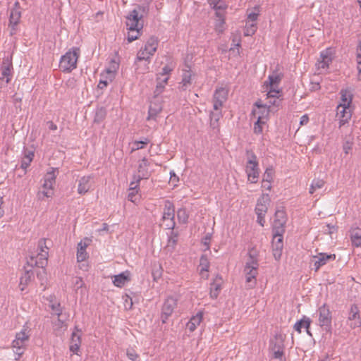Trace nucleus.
<instances>
[{
	"instance_id": "30",
	"label": "nucleus",
	"mask_w": 361,
	"mask_h": 361,
	"mask_svg": "<svg viewBox=\"0 0 361 361\" xmlns=\"http://www.w3.org/2000/svg\"><path fill=\"white\" fill-rule=\"evenodd\" d=\"M112 278L114 279V285L118 288L123 287L128 281H130L128 271L122 272L118 275L114 276Z\"/></svg>"
},
{
	"instance_id": "3",
	"label": "nucleus",
	"mask_w": 361,
	"mask_h": 361,
	"mask_svg": "<svg viewBox=\"0 0 361 361\" xmlns=\"http://www.w3.org/2000/svg\"><path fill=\"white\" fill-rule=\"evenodd\" d=\"M48 247L46 244V239L42 238L38 241L37 248L35 253H32L27 259V265L42 268V273L45 274L44 267L48 261Z\"/></svg>"
},
{
	"instance_id": "10",
	"label": "nucleus",
	"mask_w": 361,
	"mask_h": 361,
	"mask_svg": "<svg viewBox=\"0 0 361 361\" xmlns=\"http://www.w3.org/2000/svg\"><path fill=\"white\" fill-rule=\"evenodd\" d=\"M13 78V64L8 59L4 60L0 68V86H6Z\"/></svg>"
},
{
	"instance_id": "45",
	"label": "nucleus",
	"mask_w": 361,
	"mask_h": 361,
	"mask_svg": "<svg viewBox=\"0 0 361 361\" xmlns=\"http://www.w3.org/2000/svg\"><path fill=\"white\" fill-rule=\"evenodd\" d=\"M142 30H129L128 34V42H132L135 41V39H138L140 36L141 35Z\"/></svg>"
},
{
	"instance_id": "46",
	"label": "nucleus",
	"mask_w": 361,
	"mask_h": 361,
	"mask_svg": "<svg viewBox=\"0 0 361 361\" xmlns=\"http://www.w3.org/2000/svg\"><path fill=\"white\" fill-rule=\"evenodd\" d=\"M148 143H149V140L147 138H145L144 140H142V141L133 142V147H132V152L142 149L144 147V146Z\"/></svg>"
},
{
	"instance_id": "12",
	"label": "nucleus",
	"mask_w": 361,
	"mask_h": 361,
	"mask_svg": "<svg viewBox=\"0 0 361 361\" xmlns=\"http://www.w3.org/2000/svg\"><path fill=\"white\" fill-rule=\"evenodd\" d=\"M21 8L19 2L16 1L13 7L10 10L9 15V27L11 28L10 34L11 35L16 34V26L19 23L21 18Z\"/></svg>"
},
{
	"instance_id": "44",
	"label": "nucleus",
	"mask_w": 361,
	"mask_h": 361,
	"mask_svg": "<svg viewBox=\"0 0 361 361\" xmlns=\"http://www.w3.org/2000/svg\"><path fill=\"white\" fill-rule=\"evenodd\" d=\"M188 216V212L185 209L181 208L177 211V217L180 223L186 224Z\"/></svg>"
},
{
	"instance_id": "48",
	"label": "nucleus",
	"mask_w": 361,
	"mask_h": 361,
	"mask_svg": "<svg viewBox=\"0 0 361 361\" xmlns=\"http://www.w3.org/2000/svg\"><path fill=\"white\" fill-rule=\"evenodd\" d=\"M250 268H252V269L250 270V288L254 286L256 284V279H255V275L257 274L256 269L257 267L255 266H250Z\"/></svg>"
},
{
	"instance_id": "16",
	"label": "nucleus",
	"mask_w": 361,
	"mask_h": 361,
	"mask_svg": "<svg viewBox=\"0 0 361 361\" xmlns=\"http://www.w3.org/2000/svg\"><path fill=\"white\" fill-rule=\"evenodd\" d=\"M283 234H273L272 252L276 260H279L281 257L283 248Z\"/></svg>"
},
{
	"instance_id": "61",
	"label": "nucleus",
	"mask_w": 361,
	"mask_h": 361,
	"mask_svg": "<svg viewBox=\"0 0 361 361\" xmlns=\"http://www.w3.org/2000/svg\"><path fill=\"white\" fill-rule=\"evenodd\" d=\"M166 84V83H164L163 82V79L161 80V82H158L157 87H156V90L154 91V93L156 95H159V94H161L162 92L163 89L164 88V85Z\"/></svg>"
},
{
	"instance_id": "53",
	"label": "nucleus",
	"mask_w": 361,
	"mask_h": 361,
	"mask_svg": "<svg viewBox=\"0 0 361 361\" xmlns=\"http://www.w3.org/2000/svg\"><path fill=\"white\" fill-rule=\"evenodd\" d=\"M126 355L132 361H140L139 355L133 349L127 350Z\"/></svg>"
},
{
	"instance_id": "29",
	"label": "nucleus",
	"mask_w": 361,
	"mask_h": 361,
	"mask_svg": "<svg viewBox=\"0 0 361 361\" xmlns=\"http://www.w3.org/2000/svg\"><path fill=\"white\" fill-rule=\"evenodd\" d=\"M200 273L202 278L208 279L209 274V261L207 255H202L200 259Z\"/></svg>"
},
{
	"instance_id": "4",
	"label": "nucleus",
	"mask_w": 361,
	"mask_h": 361,
	"mask_svg": "<svg viewBox=\"0 0 361 361\" xmlns=\"http://www.w3.org/2000/svg\"><path fill=\"white\" fill-rule=\"evenodd\" d=\"M80 49L74 47L61 57L59 68L63 72L70 73L77 67Z\"/></svg>"
},
{
	"instance_id": "6",
	"label": "nucleus",
	"mask_w": 361,
	"mask_h": 361,
	"mask_svg": "<svg viewBox=\"0 0 361 361\" xmlns=\"http://www.w3.org/2000/svg\"><path fill=\"white\" fill-rule=\"evenodd\" d=\"M175 209L173 203L169 200L164 202V207L162 215V221L166 228L173 229L175 223Z\"/></svg>"
},
{
	"instance_id": "58",
	"label": "nucleus",
	"mask_w": 361,
	"mask_h": 361,
	"mask_svg": "<svg viewBox=\"0 0 361 361\" xmlns=\"http://www.w3.org/2000/svg\"><path fill=\"white\" fill-rule=\"evenodd\" d=\"M266 123H259V120H257V121L255 123V125H254V132L256 134H259L262 132V126L263 125H264Z\"/></svg>"
},
{
	"instance_id": "47",
	"label": "nucleus",
	"mask_w": 361,
	"mask_h": 361,
	"mask_svg": "<svg viewBox=\"0 0 361 361\" xmlns=\"http://www.w3.org/2000/svg\"><path fill=\"white\" fill-rule=\"evenodd\" d=\"M66 326L64 322L61 317H57L56 321L53 322V327L55 331H59Z\"/></svg>"
},
{
	"instance_id": "32",
	"label": "nucleus",
	"mask_w": 361,
	"mask_h": 361,
	"mask_svg": "<svg viewBox=\"0 0 361 361\" xmlns=\"http://www.w3.org/2000/svg\"><path fill=\"white\" fill-rule=\"evenodd\" d=\"M58 175H59L58 168L51 167L47 170V173L44 176L42 181L51 183L54 185L56 183V178Z\"/></svg>"
},
{
	"instance_id": "56",
	"label": "nucleus",
	"mask_w": 361,
	"mask_h": 361,
	"mask_svg": "<svg viewBox=\"0 0 361 361\" xmlns=\"http://www.w3.org/2000/svg\"><path fill=\"white\" fill-rule=\"evenodd\" d=\"M353 144V138L348 139L344 142L343 149L346 154H348L349 151L352 149Z\"/></svg>"
},
{
	"instance_id": "5",
	"label": "nucleus",
	"mask_w": 361,
	"mask_h": 361,
	"mask_svg": "<svg viewBox=\"0 0 361 361\" xmlns=\"http://www.w3.org/2000/svg\"><path fill=\"white\" fill-rule=\"evenodd\" d=\"M29 338L30 331L27 328L23 327L19 333L16 334V338L12 343V347L15 349V353L19 357L23 354Z\"/></svg>"
},
{
	"instance_id": "2",
	"label": "nucleus",
	"mask_w": 361,
	"mask_h": 361,
	"mask_svg": "<svg viewBox=\"0 0 361 361\" xmlns=\"http://www.w3.org/2000/svg\"><path fill=\"white\" fill-rule=\"evenodd\" d=\"M149 10L148 5H137L130 11L126 16V23L128 30H142L144 25L142 18L148 14Z\"/></svg>"
},
{
	"instance_id": "23",
	"label": "nucleus",
	"mask_w": 361,
	"mask_h": 361,
	"mask_svg": "<svg viewBox=\"0 0 361 361\" xmlns=\"http://www.w3.org/2000/svg\"><path fill=\"white\" fill-rule=\"evenodd\" d=\"M54 194V185L43 181L42 189L37 193V197L39 200H43L44 197H52Z\"/></svg>"
},
{
	"instance_id": "60",
	"label": "nucleus",
	"mask_w": 361,
	"mask_h": 361,
	"mask_svg": "<svg viewBox=\"0 0 361 361\" xmlns=\"http://www.w3.org/2000/svg\"><path fill=\"white\" fill-rule=\"evenodd\" d=\"M279 93V90L276 88L270 87L269 91L267 93L268 98H277V94Z\"/></svg>"
},
{
	"instance_id": "49",
	"label": "nucleus",
	"mask_w": 361,
	"mask_h": 361,
	"mask_svg": "<svg viewBox=\"0 0 361 361\" xmlns=\"http://www.w3.org/2000/svg\"><path fill=\"white\" fill-rule=\"evenodd\" d=\"M49 307H51V310L53 311V313L57 315V317L61 316V305L59 302H52L51 301V304L49 305Z\"/></svg>"
},
{
	"instance_id": "57",
	"label": "nucleus",
	"mask_w": 361,
	"mask_h": 361,
	"mask_svg": "<svg viewBox=\"0 0 361 361\" xmlns=\"http://www.w3.org/2000/svg\"><path fill=\"white\" fill-rule=\"evenodd\" d=\"M141 180H138L137 176H133V180H132L130 183V190H135L139 187L140 181Z\"/></svg>"
},
{
	"instance_id": "9",
	"label": "nucleus",
	"mask_w": 361,
	"mask_h": 361,
	"mask_svg": "<svg viewBox=\"0 0 361 361\" xmlns=\"http://www.w3.org/2000/svg\"><path fill=\"white\" fill-rule=\"evenodd\" d=\"M319 324L326 332H331V312L329 307L324 304L319 310Z\"/></svg>"
},
{
	"instance_id": "35",
	"label": "nucleus",
	"mask_w": 361,
	"mask_h": 361,
	"mask_svg": "<svg viewBox=\"0 0 361 361\" xmlns=\"http://www.w3.org/2000/svg\"><path fill=\"white\" fill-rule=\"evenodd\" d=\"M87 239L84 241H80L78 244V251H77V260L78 262H83L87 257V253L86 252V248L88 245V243L85 242Z\"/></svg>"
},
{
	"instance_id": "59",
	"label": "nucleus",
	"mask_w": 361,
	"mask_h": 361,
	"mask_svg": "<svg viewBox=\"0 0 361 361\" xmlns=\"http://www.w3.org/2000/svg\"><path fill=\"white\" fill-rule=\"evenodd\" d=\"M273 352V357L275 359H281L284 355L283 349H271Z\"/></svg>"
},
{
	"instance_id": "63",
	"label": "nucleus",
	"mask_w": 361,
	"mask_h": 361,
	"mask_svg": "<svg viewBox=\"0 0 361 361\" xmlns=\"http://www.w3.org/2000/svg\"><path fill=\"white\" fill-rule=\"evenodd\" d=\"M179 181V178L176 175L173 171L170 172V182L176 185V183Z\"/></svg>"
},
{
	"instance_id": "7",
	"label": "nucleus",
	"mask_w": 361,
	"mask_h": 361,
	"mask_svg": "<svg viewBox=\"0 0 361 361\" xmlns=\"http://www.w3.org/2000/svg\"><path fill=\"white\" fill-rule=\"evenodd\" d=\"M179 300V295H174L169 296L164 302L161 308V319L162 323H166L167 319L173 314L174 309L177 306V302Z\"/></svg>"
},
{
	"instance_id": "34",
	"label": "nucleus",
	"mask_w": 361,
	"mask_h": 361,
	"mask_svg": "<svg viewBox=\"0 0 361 361\" xmlns=\"http://www.w3.org/2000/svg\"><path fill=\"white\" fill-rule=\"evenodd\" d=\"M340 94L341 103L338 105L350 107L353 100V94L351 90L350 89H342L340 91Z\"/></svg>"
},
{
	"instance_id": "21",
	"label": "nucleus",
	"mask_w": 361,
	"mask_h": 361,
	"mask_svg": "<svg viewBox=\"0 0 361 361\" xmlns=\"http://www.w3.org/2000/svg\"><path fill=\"white\" fill-rule=\"evenodd\" d=\"M348 320L353 321L350 327L353 329L361 326V319L360 315V310L357 305L353 304L350 306Z\"/></svg>"
},
{
	"instance_id": "31",
	"label": "nucleus",
	"mask_w": 361,
	"mask_h": 361,
	"mask_svg": "<svg viewBox=\"0 0 361 361\" xmlns=\"http://www.w3.org/2000/svg\"><path fill=\"white\" fill-rule=\"evenodd\" d=\"M349 232L353 246L356 247L361 246V229L358 227L352 228Z\"/></svg>"
},
{
	"instance_id": "39",
	"label": "nucleus",
	"mask_w": 361,
	"mask_h": 361,
	"mask_svg": "<svg viewBox=\"0 0 361 361\" xmlns=\"http://www.w3.org/2000/svg\"><path fill=\"white\" fill-rule=\"evenodd\" d=\"M222 117L221 110L210 113V126L213 129L219 128V121Z\"/></svg>"
},
{
	"instance_id": "50",
	"label": "nucleus",
	"mask_w": 361,
	"mask_h": 361,
	"mask_svg": "<svg viewBox=\"0 0 361 361\" xmlns=\"http://www.w3.org/2000/svg\"><path fill=\"white\" fill-rule=\"evenodd\" d=\"M172 71V68L169 67V66H165L163 67L161 70V73H160L162 76H164L163 78V82L164 83H167L169 77L168 75Z\"/></svg>"
},
{
	"instance_id": "22",
	"label": "nucleus",
	"mask_w": 361,
	"mask_h": 361,
	"mask_svg": "<svg viewBox=\"0 0 361 361\" xmlns=\"http://www.w3.org/2000/svg\"><path fill=\"white\" fill-rule=\"evenodd\" d=\"M149 163L146 158H143L138 164L137 172L135 176H137L138 180L147 179L150 176L149 171Z\"/></svg>"
},
{
	"instance_id": "26",
	"label": "nucleus",
	"mask_w": 361,
	"mask_h": 361,
	"mask_svg": "<svg viewBox=\"0 0 361 361\" xmlns=\"http://www.w3.org/2000/svg\"><path fill=\"white\" fill-rule=\"evenodd\" d=\"M162 106L159 101L155 99L152 102L148 111V116L147 119L149 120H156L157 115L161 111Z\"/></svg>"
},
{
	"instance_id": "28",
	"label": "nucleus",
	"mask_w": 361,
	"mask_h": 361,
	"mask_svg": "<svg viewBox=\"0 0 361 361\" xmlns=\"http://www.w3.org/2000/svg\"><path fill=\"white\" fill-rule=\"evenodd\" d=\"M322 60L319 61V68H326L332 61V51L326 49L322 51L320 54Z\"/></svg>"
},
{
	"instance_id": "36",
	"label": "nucleus",
	"mask_w": 361,
	"mask_h": 361,
	"mask_svg": "<svg viewBox=\"0 0 361 361\" xmlns=\"http://www.w3.org/2000/svg\"><path fill=\"white\" fill-rule=\"evenodd\" d=\"M283 75L280 73H274L273 74L269 75L268 80H267L264 83L270 87L278 89V85L282 80Z\"/></svg>"
},
{
	"instance_id": "51",
	"label": "nucleus",
	"mask_w": 361,
	"mask_h": 361,
	"mask_svg": "<svg viewBox=\"0 0 361 361\" xmlns=\"http://www.w3.org/2000/svg\"><path fill=\"white\" fill-rule=\"evenodd\" d=\"M274 220L286 221V213L283 210H277L275 212Z\"/></svg>"
},
{
	"instance_id": "24",
	"label": "nucleus",
	"mask_w": 361,
	"mask_h": 361,
	"mask_svg": "<svg viewBox=\"0 0 361 361\" xmlns=\"http://www.w3.org/2000/svg\"><path fill=\"white\" fill-rule=\"evenodd\" d=\"M203 319V312L199 311L196 314L193 315L189 322L186 324V328L190 332H193L198 326L200 325Z\"/></svg>"
},
{
	"instance_id": "40",
	"label": "nucleus",
	"mask_w": 361,
	"mask_h": 361,
	"mask_svg": "<svg viewBox=\"0 0 361 361\" xmlns=\"http://www.w3.org/2000/svg\"><path fill=\"white\" fill-rule=\"evenodd\" d=\"M33 276V272L31 269L25 270L24 274L20 279V288L21 290L25 289V287L30 281L32 276Z\"/></svg>"
},
{
	"instance_id": "27",
	"label": "nucleus",
	"mask_w": 361,
	"mask_h": 361,
	"mask_svg": "<svg viewBox=\"0 0 361 361\" xmlns=\"http://www.w3.org/2000/svg\"><path fill=\"white\" fill-rule=\"evenodd\" d=\"M209 4L216 11V16H224L227 4L222 0H209Z\"/></svg>"
},
{
	"instance_id": "15",
	"label": "nucleus",
	"mask_w": 361,
	"mask_h": 361,
	"mask_svg": "<svg viewBox=\"0 0 361 361\" xmlns=\"http://www.w3.org/2000/svg\"><path fill=\"white\" fill-rule=\"evenodd\" d=\"M335 259V254H326L320 252L317 255L313 256V259L310 263L311 265H313L312 269H314V271L317 272L322 267L326 264L329 262L334 261Z\"/></svg>"
},
{
	"instance_id": "37",
	"label": "nucleus",
	"mask_w": 361,
	"mask_h": 361,
	"mask_svg": "<svg viewBox=\"0 0 361 361\" xmlns=\"http://www.w3.org/2000/svg\"><path fill=\"white\" fill-rule=\"evenodd\" d=\"M311 322L312 321L309 317L303 316L300 321H298L295 324L293 328L296 331L300 333L302 327H304L305 329H310Z\"/></svg>"
},
{
	"instance_id": "11",
	"label": "nucleus",
	"mask_w": 361,
	"mask_h": 361,
	"mask_svg": "<svg viewBox=\"0 0 361 361\" xmlns=\"http://www.w3.org/2000/svg\"><path fill=\"white\" fill-rule=\"evenodd\" d=\"M228 90L224 87H219L214 91L212 103L214 111L221 110L224 104L228 98Z\"/></svg>"
},
{
	"instance_id": "41",
	"label": "nucleus",
	"mask_w": 361,
	"mask_h": 361,
	"mask_svg": "<svg viewBox=\"0 0 361 361\" xmlns=\"http://www.w3.org/2000/svg\"><path fill=\"white\" fill-rule=\"evenodd\" d=\"M286 221L274 220L272 231L273 234H283L285 233V224Z\"/></svg>"
},
{
	"instance_id": "17",
	"label": "nucleus",
	"mask_w": 361,
	"mask_h": 361,
	"mask_svg": "<svg viewBox=\"0 0 361 361\" xmlns=\"http://www.w3.org/2000/svg\"><path fill=\"white\" fill-rule=\"evenodd\" d=\"M336 116L339 121V128H341L351 118L352 113L350 107L338 105Z\"/></svg>"
},
{
	"instance_id": "14",
	"label": "nucleus",
	"mask_w": 361,
	"mask_h": 361,
	"mask_svg": "<svg viewBox=\"0 0 361 361\" xmlns=\"http://www.w3.org/2000/svg\"><path fill=\"white\" fill-rule=\"evenodd\" d=\"M270 106L263 104L261 101H257L255 104V108L252 111V115L259 120V123H267L268 116L269 114Z\"/></svg>"
},
{
	"instance_id": "38",
	"label": "nucleus",
	"mask_w": 361,
	"mask_h": 361,
	"mask_svg": "<svg viewBox=\"0 0 361 361\" xmlns=\"http://www.w3.org/2000/svg\"><path fill=\"white\" fill-rule=\"evenodd\" d=\"M274 176V170L272 168H267L263 175L262 183H265L264 187L267 189L271 188V182L272 181Z\"/></svg>"
},
{
	"instance_id": "64",
	"label": "nucleus",
	"mask_w": 361,
	"mask_h": 361,
	"mask_svg": "<svg viewBox=\"0 0 361 361\" xmlns=\"http://www.w3.org/2000/svg\"><path fill=\"white\" fill-rule=\"evenodd\" d=\"M361 60V41H359L356 48V61Z\"/></svg>"
},
{
	"instance_id": "55",
	"label": "nucleus",
	"mask_w": 361,
	"mask_h": 361,
	"mask_svg": "<svg viewBox=\"0 0 361 361\" xmlns=\"http://www.w3.org/2000/svg\"><path fill=\"white\" fill-rule=\"evenodd\" d=\"M212 238V235L210 233H207L202 239V243L204 246V250H209V244Z\"/></svg>"
},
{
	"instance_id": "52",
	"label": "nucleus",
	"mask_w": 361,
	"mask_h": 361,
	"mask_svg": "<svg viewBox=\"0 0 361 361\" xmlns=\"http://www.w3.org/2000/svg\"><path fill=\"white\" fill-rule=\"evenodd\" d=\"M260 12V7L259 6L254 7L253 11L250 13V21L254 22L257 19Z\"/></svg>"
},
{
	"instance_id": "25",
	"label": "nucleus",
	"mask_w": 361,
	"mask_h": 361,
	"mask_svg": "<svg viewBox=\"0 0 361 361\" xmlns=\"http://www.w3.org/2000/svg\"><path fill=\"white\" fill-rule=\"evenodd\" d=\"M222 283L223 279L221 276L217 275L214 279V281L211 283L210 286V297L212 299L217 298L221 290Z\"/></svg>"
},
{
	"instance_id": "43",
	"label": "nucleus",
	"mask_w": 361,
	"mask_h": 361,
	"mask_svg": "<svg viewBox=\"0 0 361 361\" xmlns=\"http://www.w3.org/2000/svg\"><path fill=\"white\" fill-rule=\"evenodd\" d=\"M218 19L215 23V30L218 33H222L225 30V19L224 16H216Z\"/></svg>"
},
{
	"instance_id": "62",
	"label": "nucleus",
	"mask_w": 361,
	"mask_h": 361,
	"mask_svg": "<svg viewBox=\"0 0 361 361\" xmlns=\"http://www.w3.org/2000/svg\"><path fill=\"white\" fill-rule=\"evenodd\" d=\"M73 283L75 288L77 289L82 288L84 285L83 281L80 277H75L74 279Z\"/></svg>"
},
{
	"instance_id": "1",
	"label": "nucleus",
	"mask_w": 361,
	"mask_h": 361,
	"mask_svg": "<svg viewBox=\"0 0 361 361\" xmlns=\"http://www.w3.org/2000/svg\"><path fill=\"white\" fill-rule=\"evenodd\" d=\"M158 45V38L155 36H151L145 42L144 46L142 47L138 51L135 63L137 66H138L139 63L145 61V66L141 71L142 73L149 71V63L150 62V59L157 51ZM137 68H139V67H137Z\"/></svg>"
},
{
	"instance_id": "54",
	"label": "nucleus",
	"mask_w": 361,
	"mask_h": 361,
	"mask_svg": "<svg viewBox=\"0 0 361 361\" xmlns=\"http://www.w3.org/2000/svg\"><path fill=\"white\" fill-rule=\"evenodd\" d=\"M233 44L232 45L233 47H231L230 50L231 51H235V47H237V53L239 54V49L238 47H240V35H235L233 36Z\"/></svg>"
},
{
	"instance_id": "42",
	"label": "nucleus",
	"mask_w": 361,
	"mask_h": 361,
	"mask_svg": "<svg viewBox=\"0 0 361 361\" xmlns=\"http://www.w3.org/2000/svg\"><path fill=\"white\" fill-rule=\"evenodd\" d=\"M325 184V182L322 179H314L311 183L310 188V193L313 194L317 189L322 188Z\"/></svg>"
},
{
	"instance_id": "13",
	"label": "nucleus",
	"mask_w": 361,
	"mask_h": 361,
	"mask_svg": "<svg viewBox=\"0 0 361 361\" xmlns=\"http://www.w3.org/2000/svg\"><path fill=\"white\" fill-rule=\"evenodd\" d=\"M195 78L196 74L191 71L189 66H186L185 68L182 71L181 80L179 82V89L183 91L190 90L195 80Z\"/></svg>"
},
{
	"instance_id": "19",
	"label": "nucleus",
	"mask_w": 361,
	"mask_h": 361,
	"mask_svg": "<svg viewBox=\"0 0 361 361\" xmlns=\"http://www.w3.org/2000/svg\"><path fill=\"white\" fill-rule=\"evenodd\" d=\"M81 345V334L80 331L76 329L75 331H73L71 335L69 350L73 354L80 355V347Z\"/></svg>"
},
{
	"instance_id": "33",
	"label": "nucleus",
	"mask_w": 361,
	"mask_h": 361,
	"mask_svg": "<svg viewBox=\"0 0 361 361\" xmlns=\"http://www.w3.org/2000/svg\"><path fill=\"white\" fill-rule=\"evenodd\" d=\"M285 336L281 334H276L274 338L270 341L271 349H283Z\"/></svg>"
},
{
	"instance_id": "20",
	"label": "nucleus",
	"mask_w": 361,
	"mask_h": 361,
	"mask_svg": "<svg viewBox=\"0 0 361 361\" xmlns=\"http://www.w3.org/2000/svg\"><path fill=\"white\" fill-rule=\"evenodd\" d=\"M260 170L258 167L257 157L254 154H250V181L257 183L259 176Z\"/></svg>"
},
{
	"instance_id": "8",
	"label": "nucleus",
	"mask_w": 361,
	"mask_h": 361,
	"mask_svg": "<svg viewBox=\"0 0 361 361\" xmlns=\"http://www.w3.org/2000/svg\"><path fill=\"white\" fill-rule=\"evenodd\" d=\"M269 202L270 200L268 195H263L257 200L255 213L257 216V221L262 226H264L265 223L264 216L267 212Z\"/></svg>"
},
{
	"instance_id": "18",
	"label": "nucleus",
	"mask_w": 361,
	"mask_h": 361,
	"mask_svg": "<svg viewBox=\"0 0 361 361\" xmlns=\"http://www.w3.org/2000/svg\"><path fill=\"white\" fill-rule=\"evenodd\" d=\"M94 180L91 176L81 177L78 180V192L80 195L86 194L93 186Z\"/></svg>"
}]
</instances>
